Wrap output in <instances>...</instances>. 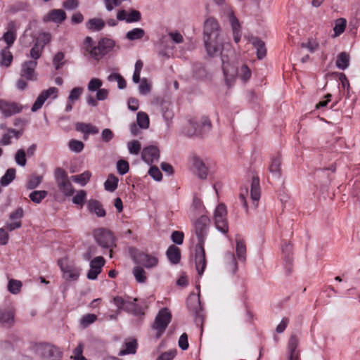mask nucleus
<instances>
[{"instance_id": "obj_47", "label": "nucleus", "mask_w": 360, "mask_h": 360, "mask_svg": "<svg viewBox=\"0 0 360 360\" xmlns=\"http://www.w3.org/2000/svg\"><path fill=\"white\" fill-rule=\"evenodd\" d=\"M347 25V21L345 18H338L335 21V25L333 28L335 36H339L344 32Z\"/></svg>"}, {"instance_id": "obj_20", "label": "nucleus", "mask_w": 360, "mask_h": 360, "mask_svg": "<svg viewBox=\"0 0 360 360\" xmlns=\"http://www.w3.org/2000/svg\"><path fill=\"white\" fill-rule=\"evenodd\" d=\"M0 110L5 117H10L21 112L22 107H20L15 103H8L0 99Z\"/></svg>"}, {"instance_id": "obj_41", "label": "nucleus", "mask_w": 360, "mask_h": 360, "mask_svg": "<svg viewBox=\"0 0 360 360\" xmlns=\"http://www.w3.org/2000/svg\"><path fill=\"white\" fill-rule=\"evenodd\" d=\"M91 172L89 171H85L83 173L79 175L72 176V180L76 183L79 184L81 186H85L89 181L91 177Z\"/></svg>"}, {"instance_id": "obj_46", "label": "nucleus", "mask_w": 360, "mask_h": 360, "mask_svg": "<svg viewBox=\"0 0 360 360\" xmlns=\"http://www.w3.org/2000/svg\"><path fill=\"white\" fill-rule=\"evenodd\" d=\"M97 319L96 315L94 314H87L84 315L80 319V325L83 328L88 327L90 324L94 323Z\"/></svg>"}, {"instance_id": "obj_39", "label": "nucleus", "mask_w": 360, "mask_h": 360, "mask_svg": "<svg viewBox=\"0 0 360 360\" xmlns=\"http://www.w3.org/2000/svg\"><path fill=\"white\" fill-rule=\"evenodd\" d=\"M145 35V31L142 28H134L127 32L126 38L130 41L142 39Z\"/></svg>"}, {"instance_id": "obj_53", "label": "nucleus", "mask_w": 360, "mask_h": 360, "mask_svg": "<svg viewBox=\"0 0 360 360\" xmlns=\"http://www.w3.org/2000/svg\"><path fill=\"white\" fill-rule=\"evenodd\" d=\"M54 175L57 184L61 181L63 182L64 181L69 180L67 172L63 168H56L54 172Z\"/></svg>"}, {"instance_id": "obj_30", "label": "nucleus", "mask_w": 360, "mask_h": 360, "mask_svg": "<svg viewBox=\"0 0 360 360\" xmlns=\"http://www.w3.org/2000/svg\"><path fill=\"white\" fill-rule=\"evenodd\" d=\"M105 25V21L98 18H91L86 23L87 29L92 32L101 31L104 28Z\"/></svg>"}, {"instance_id": "obj_25", "label": "nucleus", "mask_w": 360, "mask_h": 360, "mask_svg": "<svg viewBox=\"0 0 360 360\" xmlns=\"http://www.w3.org/2000/svg\"><path fill=\"white\" fill-rule=\"evenodd\" d=\"M229 21L231 24L233 39L236 43H238L240 40L241 32L240 30V24L238 19L234 15L233 11L229 13Z\"/></svg>"}, {"instance_id": "obj_63", "label": "nucleus", "mask_w": 360, "mask_h": 360, "mask_svg": "<svg viewBox=\"0 0 360 360\" xmlns=\"http://www.w3.org/2000/svg\"><path fill=\"white\" fill-rule=\"evenodd\" d=\"M51 41V35L49 33H42L37 39L35 43L44 48L45 45Z\"/></svg>"}, {"instance_id": "obj_40", "label": "nucleus", "mask_w": 360, "mask_h": 360, "mask_svg": "<svg viewBox=\"0 0 360 360\" xmlns=\"http://www.w3.org/2000/svg\"><path fill=\"white\" fill-rule=\"evenodd\" d=\"M59 190L65 195L71 196L74 193V188L70 180L61 181L57 184Z\"/></svg>"}, {"instance_id": "obj_22", "label": "nucleus", "mask_w": 360, "mask_h": 360, "mask_svg": "<svg viewBox=\"0 0 360 360\" xmlns=\"http://www.w3.org/2000/svg\"><path fill=\"white\" fill-rule=\"evenodd\" d=\"M281 250H282V254L283 255V259L285 262V267L286 270L288 271V273H290V271H291L290 266H291V264H292V245L289 243H285L284 244L282 245Z\"/></svg>"}, {"instance_id": "obj_17", "label": "nucleus", "mask_w": 360, "mask_h": 360, "mask_svg": "<svg viewBox=\"0 0 360 360\" xmlns=\"http://www.w3.org/2000/svg\"><path fill=\"white\" fill-rule=\"evenodd\" d=\"M105 264V259L103 257L98 256L93 259L90 262V269L87 273V278L89 280H95L101 272V268Z\"/></svg>"}, {"instance_id": "obj_23", "label": "nucleus", "mask_w": 360, "mask_h": 360, "mask_svg": "<svg viewBox=\"0 0 360 360\" xmlns=\"http://www.w3.org/2000/svg\"><path fill=\"white\" fill-rule=\"evenodd\" d=\"M281 158L279 155L275 158H271V161L269 167V171L275 178L278 179L281 176Z\"/></svg>"}, {"instance_id": "obj_9", "label": "nucleus", "mask_w": 360, "mask_h": 360, "mask_svg": "<svg viewBox=\"0 0 360 360\" xmlns=\"http://www.w3.org/2000/svg\"><path fill=\"white\" fill-rule=\"evenodd\" d=\"M15 308L10 303L0 307V324L10 328L15 324Z\"/></svg>"}, {"instance_id": "obj_49", "label": "nucleus", "mask_w": 360, "mask_h": 360, "mask_svg": "<svg viewBox=\"0 0 360 360\" xmlns=\"http://www.w3.org/2000/svg\"><path fill=\"white\" fill-rule=\"evenodd\" d=\"M68 146L70 150L78 153L83 150L84 144L81 141L72 139L69 141Z\"/></svg>"}, {"instance_id": "obj_50", "label": "nucleus", "mask_w": 360, "mask_h": 360, "mask_svg": "<svg viewBox=\"0 0 360 360\" xmlns=\"http://www.w3.org/2000/svg\"><path fill=\"white\" fill-rule=\"evenodd\" d=\"M139 86V91L141 95H147L151 91V84L145 77L142 78Z\"/></svg>"}, {"instance_id": "obj_37", "label": "nucleus", "mask_w": 360, "mask_h": 360, "mask_svg": "<svg viewBox=\"0 0 360 360\" xmlns=\"http://www.w3.org/2000/svg\"><path fill=\"white\" fill-rule=\"evenodd\" d=\"M16 170L14 168H9L0 179L1 186H7L15 179Z\"/></svg>"}, {"instance_id": "obj_56", "label": "nucleus", "mask_w": 360, "mask_h": 360, "mask_svg": "<svg viewBox=\"0 0 360 360\" xmlns=\"http://www.w3.org/2000/svg\"><path fill=\"white\" fill-rule=\"evenodd\" d=\"M86 196V191L84 190H80V191H77L76 195L72 198V202L76 205L83 206Z\"/></svg>"}, {"instance_id": "obj_32", "label": "nucleus", "mask_w": 360, "mask_h": 360, "mask_svg": "<svg viewBox=\"0 0 360 360\" xmlns=\"http://www.w3.org/2000/svg\"><path fill=\"white\" fill-rule=\"evenodd\" d=\"M236 251L238 259L241 262H245L246 259V245L243 239L236 238Z\"/></svg>"}, {"instance_id": "obj_6", "label": "nucleus", "mask_w": 360, "mask_h": 360, "mask_svg": "<svg viewBox=\"0 0 360 360\" xmlns=\"http://www.w3.org/2000/svg\"><path fill=\"white\" fill-rule=\"evenodd\" d=\"M186 305L188 311L194 317L195 324L202 326L205 315L199 296L195 293H191L186 300Z\"/></svg>"}, {"instance_id": "obj_2", "label": "nucleus", "mask_w": 360, "mask_h": 360, "mask_svg": "<svg viewBox=\"0 0 360 360\" xmlns=\"http://www.w3.org/2000/svg\"><path fill=\"white\" fill-rule=\"evenodd\" d=\"M210 222V220L207 216L202 215L194 224L195 232L198 240L195 247L194 261L195 269L200 276L203 274L207 264L204 244Z\"/></svg>"}, {"instance_id": "obj_43", "label": "nucleus", "mask_w": 360, "mask_h": 360, "mask_svg": "<svg viewBox=\"0 0 360 360\" xmlns=\"http://www.w3.org/2000/svg\"><path fill=\"white\" fill-rule=\"evenodd\" d=\"M138 126L141 129H147L149 127V117L144 112H139L136 115Z\"/></svg>"}, {"instance_id": "obj_12", "label": "nucleus", "mask_w": 360, "mask_h": 360, "mask_svg": "<svg viewBox=\"0 0 360 360\" xmlns=\"http://www.w3.org/2000/svg\"><path fill=\"white\" fill-rule=\"evenodd\" d=\"M58 92V89L56 87H50L46 90L42 91L32 105L31 110L32 112H36L39 110L46 99L50 98L51 96H53V98H56L57 97Z\"/></svg>"}, {"instance_id": "obj_48", "label": "nucleus", "mask_w": 360, "mask_h": 360, "mask_svg": "<svg viewBox=\"0 0 360 360\" xmlns=\"http://www.w3.org/2000/svg\"><path fill=\"white\" fill-rule=\"evenodd\" d=\"M339 80L341 82V86L342 89V94H346V96L349 97V80L347 78V76L345 74L341 72L339 73Z\"/></svg>"}, {"instance_id": "obj_58", "label": "nucleus", "mask_w": 360, "mask_h": 360, "mask_svg": "<svg viewBox=\"0 0 360 360\" xmlns=\"http://www.w3.org/2000/svg\"><path fill=\"white\" fill-rule=\"evenodd\" d=\"M65 58V55L63 52L59 51L58 52L53 58V65L55 67L56 70H59L63 65V59Z\"/></svg>"}, {"instance_id": "obj_1", "label": "nucleus", "mask_w": 360, "mask_h": 360, "mask_svg": "<svg viewBox=\"0 0 360 360\" xmlns=\"http://www.w3.org/2000/svg\"><path fill=\"white\" fill-rule=\"evenodd\" d=\"M203 34L204 45L207 55L210 57L221 55L222 70L228 82L229 78L233 79L238 74V70L229 63V55L233 53L232 50H227L226 53H223L224 41L221 37V28L214 18L210 17L205 21Z\"/></svg>"}, {"instance_id": "obj_51", "label": "nucleus", "mask_w": 360, "mask_h": 360, "mask_svg": "<svg viewBox=\"0 0 360 360\" xmlns=\"http://www.w3.org/2000/svg\"><path fill=\"white\" fill-rule=\"evenodd\" d=\"M42 177L41 176L31 175L27 183V188L29 190L37 188L41 182Z\"/></svg>"}, {"instance_id": "obj_34", "label": "nucleus", "mask_w": 360, "mask_h": 360, "mask_svg": "<svg viewBox=\"0 0 360 360\" xmlns=\"http://www.w3.org/2000/svg\"><path fill=\"white\" fill-rule=\"evenodd\" d=\"M125 348L119 352L120 356L134 354L136 352L137 342L135 339H130L124 343Z\"/></svg>"}, {"instance_id": "obj_4", "label": "nucleus", "mask_w": 360, "mask_h": 360, "mask_svg": "<svg viewBox=\"0 0 360 360\" xmlns=\"http://www.w3.org/2000/svg\"><path fill=\"white\" fill-rule=\"evenodd\" d=\"M212 129V123L208 117L202 116L199 121L191 119L188 126L183 130V134L188 137H203L207 135Z\"/></svg>"}, {"instance_id": "obj_55", "label": "nucleus", "mask_w": 360, "mask_h": 360, "mask_svg": "<svg viewBox=\"0 0 360 360\" xmlns=\"http://www.w3.org/2000/svg\"><path fill=\"white\" fill-rule=\"evenodd\" d=\"M129 162L124 160H120L117 162V170L120 175H124L129 172Z\"/></svg>"}, {"instance_id": "obj_15", "label": "nucleus", "mask_w": 360, "mask_h": 360, "mask_svg": "<svg viewBox=\"0 0 360 360\" xmlns=\"http://www.w3.org/2000/svg\"><path fill=\"white\" fill-rule=\"evenodd\" d=\"M141 158L146 164L151 165L159 160L160 150L155 146H146L142 150Z\"/></svg>"}, {"instance_id": "obj_38", "label": "nucleus", "mask_w": 360, "mask_h": 360, "mask_svg": "<svg viewBox=\"0 0 360 360\" xmlns=\"http://www.w3.org/2000/svg\"><path fill=\"white\" fill-rule=\"evenodd\" d=\"M349 65V56L346 52H341L336 60V66L340 70H345Z\"/></svg>"}, {"instance_id": "obj_29", "label": "nucleus", "mask_w": 360, "mask_h": 360, "mask_svg": "<svg viewBox=\"0 0 360 360\" xmlns=\"http://www.w3.org/2000/svg\"><path fill=\"white\" fill-rule=\"evenodd\" d=\"M13 56L9 47H5L0 51V65L8 68L13 61Z\"/></svg>"}, {"instance_id": "obj_16", "label": "nucleus", "mask_w": 360, "mask_h": 360, "mask_svg": "<svg viewBox=\"0 0 360 360\" xmlns=\"http://www.w3.org/2000/svg\"><path fill=\"white\" fill-rule=\"evenodd\" d=\"M17 38L16 22L14 20H10L7 23L6 32L3 34L1 39L6 44V47L11 48Z\"/></svg>"}, {"instance_id": "obj_24", "label": "nucleus", "mask_w": 360, "mask_h": 360, "mask_svg": "<svg viewBox=\"0 0 360 360\" xmlns=\"http://www.w3.org/2000/svg\"><path fill=\"white\" fill-rule=\"evenodd\" d=\"M166 255L169 262L172 264H177L181 260V250L174 245L169 246L166 251Z\"/></svg>"}, {"instance_id": "obj_7", "label": "nucleus", "mask_w": 360, "mask_h": 360, "mask_svg": "<svg viewBox=\"0 0 360 360\" xmlns=\"http://www.w3.org/2000/svg\"><path fill=\"white\" fill-rule=\"evenodd\" d=\"M172 315L167 308L161 309L152 325V328L157 330L156 338H160L170 323Z\"/></svg>"}, {"instance_id": "obj_31", "label": "nucleus", "mask_w": 360, "mask_h": 360, "mask_svg": "<svg viewBox=\"0 0 360 360\" xmlns=\"http://www.w3.org/2000/svg\"><path fill=\"white\" fill-rule=\"evenodd\" d=\"M250 197L253 202H257L260 198L259 179L253 176L251 183Z\"/></svg>"}, {"instance_id": "obj_3", "label": "nucleus", "mask_w": 360, "mask_h": 360, "mask_svg": "<svg viewBox=\"0 0 360 360\" xmlns=\"http://www.w3.org/2000/svg\"><path fill=\"white\" fill-rule=\"evenodd\" d=\"M115 46V41L108 38L101 39L97 45H95L91 37H86L84 39L82 51L88 58L99 60L109 53Z\"/></svg>"}, {"instance_id": "obj_52", "label": "nucleus", "mask_w": 360, "mask_h": 360, "mask_svg": "<svg viewBox=\"0 0 360 360\" xmlns=\"http://www.w3.org/2000/svg\"><path fill=\"white\" fill-rule=\"evenodd\" d=\"M15 162L21 166L24 167L26 165V153L23 149H19L16 151L15 154Z\"/></svg>"}, {"instance_id": "obj_27", "label": "nucleus", "mask_w": 360, "mask_h": 360, "mask_svg": "<svg viewBox=\"0 0 360 360\" xmlns=\"http://www.w3.org/2000/svg\"><path fill=\"white\" fill-rule=\"evenodd\" d=\"M75 129L81 133L91 134L92 135L97 134L99 131L96 126L84 122H77L75 124Z\"/></svg>"}, {"instance_id": "obj_62", "label": "nucleus", "mask_w": 360, "mask_h": 360, "mask_svg": "<svg viewBox=\"0 0 360 360\" xmlns=\"http://www.w3.org/2000/svg\"><path fill=\"white\" fill-rule=\"evenodd\" d=\"M184 234L182 231H174L172 233L171 240L174 244L181 245L184 242Z\"/></svg>"}, {"instance_id": "obj_59", "label": "nucleus", "mask_w": 360, "mask_h": 360, "mask_svg": "<svg viewBox=\"0 0 360 360\" xmlns=\"http://www.w3.org/2000/svg\"><path fill=\"white\" fill-rule=\"evenodd\" d=\"M238 76L245 82L248 81L251 77V71L246 65H243L238 72Z\"/></svg>"}, {"instance_id": "obj_57", "label": "nucleus", "mask_w": 360, "mask_h": 360, "mask_svg": "<svg viewBox=\"0 0 360 360\" xmlns=\"http://www.w3.org/2000/svg\"><path fill=\"white\" fill-rule=\"evenodd\" d=\"M127 146L129 153L132 155H138L141 148V143L136 140L129 142Z\"/></svg>"}, {"instance_id": "obj_33", "label": "nucleus", "mask_w": 360, "mask_h": 360, "mask_svg": "<svg viewBox=\"0 0 360 360\" xmlns=\"http://www.w3.org/2000/svg\"><path fill=\"white\" fill-rule=\"evenodd\" d=\"M137 299H134L133 301H130L127 302V305H126L124 308V311L127 312H130L135 316H141L144 314L143 308L139 304H136V302Z\"/></svg>"}, {"instance_id": "obj_28", "label": "nucleus", "mask_w": 360, "mask_h": 360, "mask_svg": "<svg viewBox=\"0 0 360 360\" xmlns=\"http://www.w3.org/2000/svg\"><path fill=\"white\" fill-rule=\"evenodd\" d=\"M252 44L256 49L257 58L259 60L264 58L266 55V49L264 42L258 37H254L252 39Z\"/></svg>"}, {"instance_id": "obj_54", "label": "nucleus", "mask_w": 360, "mask_h": 360, "mask_svg": "<svg viewBox=\"0 0 360 360\" xmlns=\"http://www.w3.org/2000/svg\"><path fill=\"white\" fill-rule=\"evenodd\" d=\"M83 92V89L82 87H75L73 88L70 95L68 97V101L69 103H74L75 101L79 99Z\"/></svg>"}, {"instance_id": "obj_13", "label": "nucleus", "mask_w": 360, "mask_h": 360, "mask_svg": "<svg viewBox=\"0 0 360 360\" xmlns=\"http://www.w3.org/2000/svg\"><path fill=\"white\" fill-rule=\"evenodd\" d=\"M299 343L300 338L297 335L292 333L288 342V360H300V350L297 349Z\"/></svg>"}, {"instance_id": "obj_26", "label": "nucleus", "mask_w": 360, "mask_h": 360, "mask_svg": "<svg viewBox=\"0 0 360 360\" xmlns=\"http://www.w3.org/2000/svg\"><path fill=\"white\" fill-rule=\"evenodd\" d=\"M88 208L91 212H94L98 217H103L106 212L102 204L97 200H90L88 202Z\"/></svg>"}, {"instance_id": "obj_21", "label": "nucleus", "mask_w": 360, "mask_h": 360, "mask_svg": "<svg viewBox=\"0 0 360 360\" xmlns=\"http://www.w3.org/2000/svg\"><path fill=\"white\" fill-rule=\"evenodd\" d=\"M66 13L62 9H52L44 17V21L60 24L66 19Z\"/></svg>"}, {"instance_id": "obj_14", "label": "nucleus", "mask_w": 360, "mask_h": 360, "mask_svg": "<svg viewBox=\"0 0 360 360\" xmlns=\"http://www.w3.org/2000/svg\"><path fill=\"white\" fill-rule=\"evenodd\" d=\"M37 66V61L27 60L21 66L20 76L27 80L34 81L37 78L35 69Z\"/></svg>"}, {"instance_id": "obj_11", "label": "nucleus", "mask_w": 360, "mask_h": 360, "mask_svg": "<svg viewBox=\"0 0 360 360\" xmlns=\"http://www.w3.org/2000/svg\"><path fill=\"white\" fill-rule=\"evenodd\" d=\"M63 273V277L68 281H77L79 276V269L68 264L66 259H60L58 262Z\"/></svg>"}, {"instance_id": "obj_8", "label": "nucleus", "mask_w": 360, "mask_h": 360, "mask_svg": "<svg viewBox=\"0 0 360 360\" xmlns=\"http://www.w3.org/2000/svg\"><path fill=\"white\" fill-rule=\"evenodd\" d=\"M131 258L138 266H143L147 269L153 268L158 264V257L141 251L131 253Z\"/></svg>"}, {"instance_id": "obj_5", "label": "nucleus", "mask_w": 360, "mask_h": 360, "mask_svg": "<svg viewBox=\"0 0 360 360\" xmlns=\"http://www.w3.org/2000/svg\"><path fill=\"white\" fill-rule=\"evenodd\" d=\"M30 349L41 360H61L62 358L63 353L60 349L49 343H33Z\"/></svg>"}, {"instance_id": "obj_10", "label": "nucleus", "mask_w": 360, "mask_h": 360, "mask_svg": "<svg viewBox=\"0 0 360 360\" xmlns=\"http://www.w3.org/2000/svg\"><path fill=\"white\" fill-rule=\"evenodd\" d=\"M96 243L103 248H110L114 243L112 233L105 229H98L94 233Z\"/></svg>"}, {"instance_id": "obj_19", "label": "nucleus", "mask_w": 360, "mask_h": 360, "mask_svg": "<svg viewBox=\"0 0 360 360\" xmlns=\"http://www.w3.org/2000/svg\"><path fill=\"white\" fill-rule=\"evenodd\" d=\"M23 128L18 130L13 128H8L6 129V132L2 135L0 139V146H5L11 145L12 143L11 139L13 137L18 140L23 134Z\"/></svg>"}, {"instance_id": "obj_18", "label": "nucleus", "mask_w": 360, "mask_h": 360, "mask_svg": "<svg viewBox=\"0 0 360 360\" xmlns=\"http://www.w3.org/2000/svg\"><path fill=\"white\" fill-rule=\"evenodd\" d=\"M117 20L125 21L127 23H132L139 22L141 20V14L137 10L131 9L129 13H127L122 9L117 13Z\"/></svg>"}, {"instance_id": "obj_45", "label": "nucleus", "mask_w": 360, "mask_h": 360, "mask_svg": "<svg viewBox=\"0 0 360 360\" xmlns=\"http://www.w3.org/2000/svg\"><path fill=\"white\" fill-rule=\"evenodd\" d=\"M46 195L47 191H34L30 194L29 197L33 202L39 204Z\"/></svg>"}, {"instance_id": "obj_60", "label": "nucleus", "mask_w": 360, "mask_h": 360, "mask_svg": "<svg viewBox=\"0 0 360 360\" xmlns=\"http://www.w3.org/2000/svg\"><path fill=\"white\" fill-rule=\"evenodd\" d=\"M148 173L155 181H160L162 179V172L157 166H151Z\"/></svg>"}, {"instance_id": "obj_44", "label": "nucleus", "mask_w": 360, "mask_h": 360, "mask_svg": "<svg viewBox=\"0 0 360 360\" xmlns=\"http://www.w3.org/2000/svg\"><path fill=\"white\" fill-rule=\"evenodd\" d=\"M22 283L18 280L10 279L8 283V290L13 294L17 295L20 292L22 288Z\"/></svg>"}, {"instance_id": "obj_42", "label": "nucleus", "mask_w": 360, "mask_h": 360, "mask_svg": "<svg viewBox=\"0 0 360 360\" xmlns=\"http://www.w3.org/2000/svg\"><path fill=\"white\" fill-rule=\"evenodd\" d=\"M133 274L135 277L136 281L138 283H145L146 281L147 277L146 275V271L141 266H136L133 269Z\"/></svg>"}, {"instance_id": "obj_64", "label": "nucleus", "mask_w": 360, "mask_h": 360, "mask_svg": "<svg viewBox=\"0 0 360 360\" xmlns=\"http://www.w3.org/2000/svg\"><path fill=\"white\" fill-rule=\"evenodd\" d=\"M83 345L79 343L76 348L73 350V359L74 360H87L83 355Z\"/></svg>"}, {"instance_id": "obj_36", "label": "nucleus", "mask_w": 360, "mask_h": 360, "mask_svg": "<svg viewBox=\"0 0 360 360\" xmlns=\"http://www.w3.org/2000/svg\"><path fill=\"white\" fill-rule=\"evenodd\" d=\"M119 179L114 174H110L108 175L107 180L104 183V188L107 191H115L118 186Z\"/></svg>"}, {"instance_id": "obj_35", "label": "nucleus", "mask_w": 360, "mask_h": 360, "mask_svg": "<svg viewBox=\"0 0 360 360\" xmlns=\"http://www.w3.org/2000/svg\"><path fill=\"white\" fill-rule=\"evenodd\" d=\"M226 263L227 265V269L233 274H234L238 270V264L233 252H228L225 255Z\"/></svg>"}, {"instance_id": "obj_61", "label": "nucleus", "mask_w": 360, "mask_h": 360, "mask_svg": "<svg viewBox=\"0 0 360 360\" xmlns=\"http://www.w3.org/2000/svg\"><path fill=\"white\" fill-rule=\"evenodd\" d=\"M43 49V47L34 43L33 47L30 50V56L34 59L33 60L37 61V60L41 57Z\"/></svg>"}]
</instances>
